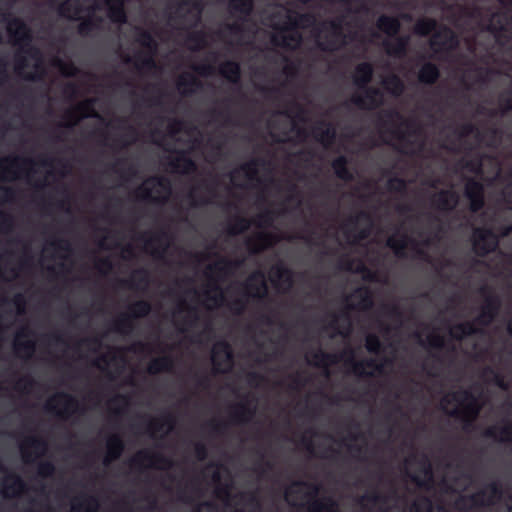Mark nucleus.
Returning a JSON list of instances; mask_svg holds the SVG:
<instances>
[{
    "mask_svg": "<svg viewBox=\"0 0 512 512\" xmlns=\"http://www.w3.org/2000/svg\"><path fill=\"white\" fill-rule=\"evenodd\" d=\"M174 368V360L170 356H160L152 359L148 364V372L150 374H158L160 372H172Z\"/></svg>",
    "mask_w": 512,
    "mask_h": 512,
    "instance_id": "nucleus-41",
    "label": "nucleus"
},
{
    "mask_svg": "<svg viewBox=\"0 0 512 512\" xmlns=\"http://www.w3.org/2000/svg\"><path fill=\"white\" fill-rule=\"evenodd\" d=\"M71 254V244L68 240L62 236H52L44 245L40 262L43 267L47 269L55 270L49 263H46V259L51 257L54 261V265L63 267Z\"/></svg>",
    "mask_w": 512,
    "mask_h": 512,
    "instance_id": "nucleus-20",
    "label": "nucleus"
},
{
    "mask_svg": "<svg viewBox=\"0 0 512 512\" xmlns=\"http://www.w3.org/2000/svg\"><path fill=\"white\" fill-rule=\"evenodd\" d=\"M405 326L406 320L400 305L393 304L387 307V320H381L380 327L385 341L389 344V352L382 356V344L379 338L374 334H368L366 336V348L374 356L358 361L355 351L347 343L351 322L346 313H342L341 317L334 313L330 316L328 326H325L321 332V337L325 335L331 338L340 336L345 342L343 351L339 354H330L320 347L313 348L305 353L306 361L311 365L323 368L327 375L330 373L329 367L339 362H344L346 368L358 376L387 375L395 369Z\"/></svg>",
    "mask_w": 512,
    "mask_h": 512,
    "instance_id": "nucleus-5",
    "label": "nucleus"
},
{
    "mask_svg": "<svg viewBox=\"0 0 512 512\" xmlns=\"http://www.w3.org/2000/svg\"><path fill=\"white\" fill-rule=\"evenodd\" d=\"M465 195L469 201L470 210L472 213L479 211L483 204V186L474 179L467 178L465 181Z\"/></svg>",
    "mask_w": 512,
    "mask_h": 512,
    "instance_id": "nucleus-30",
    "label": "nucleus"
},
{
    "mask_svg": "<svg viewBox=\"0 0 512 512\" xmlns=\"http://www.w3.org/2000/svg\"><path fill=\"white\" fill-rule=\"evenodd\" d=\"M47 442L39 436L28 435L20 443V452L23 461L32 464L46 454Z\"/></svg>",
    "mask_w": 512,
    "mask_h": 512,
    "instance_id": "nucleus-26",
    "label": "nucleus"
},
{
    "mask_svg": "<svg viewBox=\"0 0 512 512\" xmlns=\"http://www.w3.org/2000/svg\"><path fill=\"white\" fill-rule=\"evenodd\" d=\"M15 306L17 309V314L22 315L25 312V302L23 299V296L21 294L16 295L15 299Z\"/></svg>",
    "mask_w": 512,
    "mask_h": 512,
    "instance_id": "nucleus-54",
    "label": "nucleus"
},
{
    "mask_svg": "<svg viewBox=\"0 0 512 512\" xmlns=\"http://www.w3.org/2000/svg\"><path fill=\"white\" fill-rule=\"evenodd\" d=\"M124 450V443L120 436L112 434L107 439V453L112 455V458H119Z\"/></svg>",
    "mask_w": 512,
    "mask_h": 512,
    "instance_id": "nucleus-45",
    "label": "nucleus"
},
{
    "mask_svg": "<svg viewBox=\"0 0 512 512\" xmlns=\"http://www.w3.org/2000/svg\"><path fill=\"white\" fill-rule=\"evenodd\" d=\"M85 99L87 100V101L85 102V107H90V106L94 105V103L92 102V100H94L95 98H85ZM83 108H84V105H83V106H78V107L76 108V110H77V111H76V113H77V114H79V117H80V118H81V117H84V116H89V113H86V114H85V113L82 111V109H83Z\"/></svg>",
    "mask_w": 512,
    "mask_h": 512,
    "instance_id": "nucleus-55",
    "label": "nucleus"
},
{
    "mask_svg": "<svg viewBox=\"0 0 512 512\" xmlns=\"http://www.w3.org/2000/svg\"><path fill=\"white\" fill-rule=\"evenodd\" d=\"M195 455L199 461H204L208 456V451L204 443L198 442L195 445Z\"/></svg>",
    "mask_w": 512,
    "mask_h": 512,
    "instance_id": "nucleus-53",
    "label": "nucleus"
},
{
    "mask_svg": "<svg viewBox=\"0 0 512 512\" xmlns=\"http://www.w3.org/2000/svg\"><path fill=\"white\" fill-rule=\"evenodd\" d=\"M118 458H112V455L107 453L103 459V465L105 467H109L111 465V463L115 460H117Z\"/></svg>",
    "mask_w": 512,
    "mask_h": 512,
    "instance_id": "nucleus-56",
    "label": "nucleus"
},
{
    "mask_svg": "<svg viewBox=\"0 0 512 512\" xmlns=\"http://www.w3.org/2000/svg\"><path fill=\"white\" fill-rule=\"evenodd\" d=\"M387 188L389 191H395L402 194L406 192L407 186L404 180L391 178L387 181Z\"/></svg>",
    "mask_w": 512,
    "mask_h": 512,
    "instance_id": "nucleus-50",
    "label": "nucleus"
},
{
    "mask_svg": "<svg viewBox=\"0 0 512 512\" xmlns=\"http://www.w3.org/2000/svg\"><path fill=\"white\" fill-rule=\"evenodd\" d=\"M98 508V500L85 493L75 497L71 503V512H97Z\"/></svg>",
    "mask_w": 512,
    "mask_h": 512,
    "instance_id": "nucleus-37",
    "label": "nucleus"
},
{
    "mask_svg": "<svg viewBox=\"0 0 512 512\" xmlns=\"http://www.w3.org/2000/svg\"><path fill=\"white\" fill-rule=\"evenodd\" d=\"M269 279L279 291L286 293L293 287L295 275L283 263H277L271 267Z\"/></svg>",
    "mask_w": 512,
    "mask_h": 512,
    "instance_id": "nucleus-29",
    "label": "nucleus"
},
{
    "mask_svg": "<svg viewBox=\"0 0 512 512\" xmlns=\"http://www.w3.org/2000/svg\"><path fill=\"white\" fill-rule=\"evenodd\" d=\"M229 184L234 187L256 190L258 194L259 212L252 219L236 217L228 226L231 236L243 233L253 223L261 229L257 233V243H248L249 248L258 252L275 242V236L264 229L277 227L279 219L303 218L309 224L308 217L316 212L304 199L297 186L291 182L276 179L271 164L262 158L251 161L233 169L227 176Z\"/></svg>",
    "mask_w": 512,
    "mask_h": 512,
    "instance_id": "nucleus-3",
    "label": "nucleus"
},
{
    "mask_svg": "<svg viewBox=\"0 0 512 512\" xmlns=\"http://www.w3.org/2000/svg\"><path fill=\"white\" fill-rule=\"evenodd\" d=\"M438 180L434 178H427L424 184L433 188L435 191L430 197L431 205L440 210H452L458 203L459 195L454 187L441 188L437 186Z\"/></svg>",
    "mask_w": 512,
    "mask_h": 512,
    "instance_id": "nucleus-25",
    "label": "nucleus"
},
{
    "mask_svg": "<svg viewBox=\"0 0 512 512\" xmlns=\"http://www.w3.org/2000/svg\"><path fill=\"white\" fill-rule=\"evenodd\" d=\"M98 366H99L102 370H108V363H101V362H98Z\"/></svg>",
    "mask_w": 512,
    "mask_h": 512,
    "instance_id": "nucleus-62",
    "label": "nucleus"
},
{
    "mask_svg": "<svg viewBox=\"0 0 512 512\" xmlns=\"http://www.w3.org/2000/svg\"><path fill=\"white\" fill-rule=\"evenodd\" d=\"M346 304L352 309L366 310L371 307L372 300L369 292L366 289L360 288L347 298Z\"/></svg>",
    "mask_w": 512,
    "mask_h": 512,
    "instance_id": "nucleus-39",
    "label": "nucleus"
},
{
    "mask_svg": "<svg viewBox=\"0 0 512 512\" xmlns=\"http://www.w3.org/2000/svg\"><path fill=\"white\" fill-rule=\"evenodd\" d=\"M381 82L387 90L392 91L393 96H400L403 91V81L390 66V63H387L386 74L381 76Z\"/></svg>",
    "mask_w": 512,
    "mask_h": 512,
    "instance_id": "nucleus-36",
    "label": "nucleus"
},
{
    "mask_svg": "<svg viewBox=\"0 0 512 512\" xmlns=\"http://www.w3.org/2000/svg\"><path fill=\"white\" fill-rule=\"evenodd\" d=\"M18 0L0 4V24H5L16 48L13 63L0 53V88L9 80L11 71L27 81L39 83L50 92L57 75L81 78L83 71L72 61L67 39L54 31L53 16L80 20L79 33L100 41L115 40V49L121 67L100 80L94 73L86 76L90 86H107L116 91L120 87L132 88L136 77L162 78V67L156 61L157 44L151 33L133 26L132 47L126 40L122 25L127 23L126 0H50L49 12L41 16L39 38L45 46L46 55L33 43L29 26L12 9ZM3 34L0 31V44Z\"/></svg>",
    "mask_w": 512,
    "mask_h": 512,
    "instance_id": "nucleus-1",
    "label": "nucleus"
},
{
    "mask_svg": "<svg viewBox=\"0 0 512 512\" xmlns=\"http://www.w3.org/2000/svg\"><path fill=\"white\" fill-rule=\"evenodd\" d=\"M311 134L325 148H329L336 138V129L332 123L322 120L311 128Z\"/></svg>",
    "mask_w": 512,
    "mask_h": 512,
    "instance_id": "nucleus-31",
    "label": "nucleus"
},
{
    "mask_svg": "<svg viewBox=\"0 0 512 512\" xmlns=\"http://www.w3.org/2000/svg\"><path fill=\"white\" fill-rule=\"evenodd\" d=\"M410 397H417V384L413 386V389L410 391Z\"/></svg>",
    "mask_w": 512,
    "mask_h": 512,
    "instance_id": "nucleus-60",
    "label": "nucleus"
},
{
    "mask_svg": "<svg viewBox=\"0 0 512 512\" xmlns=\"http://www.w3.org/2000/svg\"><path fill=\"white\" fill-rule=\"evenodd\" d=\"M203 507L207 508V509H208V510H210L211 512H212V510H213V506H212L210 503H205V504L203 505Z\"/></svg>",
    "mask_w": 512,
    "mask_h": 512,
    "instance_id": "nucleus-64",
    "label": "nucleus"
},
{
    "mask_svg": "<svg viewBox=\"0 0 512 512\" xmlns=\"http://www.w3.org/2000/svg\"><path fill=\"white\" fill-rule=\"evenodd\" d=\"M506 509H507V512H512V496L509 498V500L506 503Z\"/></svg>",
    "mask_w": 512,
    "mask_h": 512,
    "instance_id": "nucleus-59",
    "label": "nucleus"
},
{
    "mask_svg": "<svg viewBox=\"0 0 512 512\" xmlns=\"http://www.w3.org/2000/svg\"><path fill=\"white\" fill-rule=\"evenodd\" d=\"M112 330L120 336L130 337L135 331V323L128 312L121 313L113 322Z\"/></svg>",
    "mask_w": 512,
    "mask_h": 512,
    "instance_id": "nucleus-38",
    "label": "nucleus"
},
{
    "mask_svg": "<svg viewBox=\"0 0 512 512\" xmlns=\"http://www.w3.org/2000/svg\"><path fill=\"white\" fill-rule=\"evenodd\" d=\"M343 445L346 446L348 449H353V447L356 445L354 443H352V440L351 439H344L343 440Z\"/></svg>",
    "mask_w": 512,
    "mask_h": 512,
    "instance_id": "nucleus-57",
    "label": "nucleus"
},
{
    "mask_svg": "<svg viewBox=\"0 0 512 512\" xmlns=\"http://www.w3.org/2000/svg\"><path fill=\"white\" fill-rule=\"evenodd\" d=\"M505 102L502 106V121L511 120V125L506 128L505 131L499 128H494V137L491 141H486L480 134L478 128L473 124H465L460 129H453V135L446 136L444 139H440V144L447 150L458 152L462 149H466L467 141L473 137L475 142L478 144L485 143L487 145H496L498 141H501L504 133L508 135L512 134V98H504Z\"/></svg>",
    "mask_w": 512,
    "mask_h": 512,
    "instance_id": "nucleus-13",
    "label": "nucleus"
},
{
    "mask_svg": "<svg viewBox=\"0 0 512 512\" xmlns=\"http://www.w3.org/2000/svg\"><path fill=\"white\" fill-rule=\"evenodd\" d=\"M13 347L20 358L30 360L36 349L34 331L28 326L21 327L15 335Z\"/></svg>",
    "mask_w": 512,
    "mask_h": 512,
    "instance_id": "nucleus-27",
    "label": "nucleus"
},
{
    "mask_svg": "<svg viewBox=\"0 0 512 512\" xmlns=\"http://www.w3.org/2000/svg\"><path fill=\"white\" fill-rule=\"evenodd\" d=\"M32 262L33 259L28 247L24 248L18 259H14L11 255L7 263H4L3 258H0V277L7 282L17 280L22 273L30 268Z\"/></svg>",
    "mask_w": 512,
    "mask_h": 512,
    "instance_id": "nucleus-24",
    "label": "nucleus"
},
{
    "mask_svg": "<svg viewBox=\"0 0 512 512\" xmlns=\"http://www.w3.org/2000/svg\"><path fill=\"white\" fill-rule=\"evenodd\" d=\"M45 341L49 346L54 343L66 345L63 335L57 331L50 332L45 335Z\"/></svg>",
    "mask_w": 512,
    "mask_h": 512,
    "instance_id": "nucleus-51",
    "label": "nucleus"
},
{
    "mask_svg": "<svg viewBox=\"0 0 512 512\" xmlns=\"http://www.w3.org/2000/svg\"><path fill=\"white\" fill-rule=\"evenodd\" d=\"M415 69L417 70L415 73L417 74L418 81L421 84H434L440 76L438 67L431 62L421 61Z\"/></svg>",
    "mask_w": 512,
    "mask_h": 512,
    "instance_id": "nucleus-34",
    "label": "nucleus"
},
{
    "mask_svg": "<svg viewBox=\"0 0 512 512\" xmlns=\"http://www.w3.org/2000/svg\"><path fill=\"white\" fill-rule=\"evenodd\" d=\"M124 245L123 240L118 232L111 228L103 231V237L99 241V246L104 250H111L114 248H121Z\"/></svg>",
    "mask_w": 512,
    "mask_h": 512,
    "instance_id": "nucleus-40",
    "label": "nucleus"
},
{
    "mask_svg": "<svg viewBox=\"0 0 512 512\" xmlns=\"http://www.w3.org/2000/svg\"><path fill=\"white\" fill-rule=\"evenodd\" d=\"M26 488L22 478L16 473L7 474L2 482V493L5 498L20 496Z\"/></svg>",
    "mask_w": 512,
    "mask_h": 512,
    "instance_id": "nucleus-32",
    "label": "nucleus"
},
{
    "mask_svg": "<svg viewBox=\"0 0 512 512\" xmlns=\"http://www.w3.org/2000/svg\"><path fill=\"white\" fill-rule=\"evenodd\" d=\"M140 131L134 125L127 121L122 123V131L120 133L119 146L127 147L136 142L139 138Z\"/></svg>",
    "mask_w": 512,
    "mask_h": 512,
    "instance_id": "nucleus-42",
    "label": "nucleus"
},
{
    "mask_svg": "<svg viewBox=\"0 0 512 512\" xmlns=\"http://www.w3.org/2000/svg\"><path fill=\"white\" fill-rule=\"evenodd\" d=\"M15 194L12 188L0 186V205L13 200ZM13 228L12 217L0 209V233H8Z\"/></svg>",
    "mask_w": 512,
    "mask_h": 512,
    "instance_id": "nucleus-33",
    "label": "nucleus"
},
{
    "mask_svg": "<svg viewBox=\"0 0 512 512\" xmlns=\"http://www.w3.org/2000/svg\"><path fill=\"white\" fill-rule=\"evenodd\" d=\"M46 409L56 416L69 419L79 411L80 403L69 393L57 392L46 401Z\"/></svg>",
    "mask_w": 512,
    "mask_h": 512,
    "instance_id": "nucleus-22",
    "label": "nucleus"
},
{
    "mask_svg": "<svg viewBox=\"0 0 512 512\" xmlns=\"http://www.w3.org/2000/svg\"><path fill=\"white\" fill-rule=\"evenodd\" d=\"M215 247H210V248H206L204 251H200V252H195L194 254V257H195V261L198 263V264H201L203 263L205 260H207L212 254H215V251H214Z\"/></svg>",
    "mask_w": 512,
    "mask_h": 512,
    "instance_id": "nucleus-52",
    "label": "nucleus"
},
{
    "mask_svg": "<svg viewBox=\"0 0 512 512\" xmlns=\"http://www.w3.org/2000/svg\"><path fill=\"white\" fill-rule=\"evenodd\" d=\"M512 231V225L497 226L494 222L476 227L473 231V248L479 255L494 251L498 246V237L506 236Z\"/></svg>",
    "mask_w": 512,
    "mask_h": 512,
    "instance_id": "nucleus-18",
    "label": "nucleus"
},
{
    "mask_svg": "<svg viewBox=\"0 0 512 512\" xmlns=\"http://www.w3.org/2000/svg\"><path fill=\"white\" fill-rule=\"evenodd\" d=\"M474 484L473 472L462 465H457L455 469H452L449 464L443 474V489L458 494L456 505L461 509L489 507L502 500L503 492L497 481L488 483L468 497L461 495Z\"/></svg>",
    "mask_w": 512,
    "mask_h": 512,
    "instance_id": "nucleus-8",
    "label": "nucleus"
},
{
    "mask_svg": "<svg viewBox=\"0 0 512 512\" xmlns=\"http://www.w3.org/2000/svg\"><path fill=\"white\" fill-rule=\"evenodd\" d=\"M353 83L357 88H365L373 75V68L370 63L363 62L356 66L353 72H349Z\"/></svg>",
    "mask_w": 512,
    "mask_h": 512,
    "instance_id": "nucleus-35",
    "label": "nucleus"
},
{
    "mask_svg": "<svg viewBox=\"0 0 512 512\" xmlns=\"http://www.w3.org/2000/svg\"><path fill=\"white\" fill-rule=\"evenodd\" d=\"M436 238H439L438 233L432 236L420 227V219L417 218L416 223H410L409 219H405L398 232L387 238L386 245L399 257H406L409 251H412L430 264L440 278L454 282V273L459 272L456 263L449 259L436 260L430 254Z\"/></svg>",
    "mask_w": 512,
    "mask_h": 512,
    "instance_id": "nucleus-7",
    "label": "nucleus"
},
{
    "mask_svg": "<svg viewBox=\"0 0 512 512\" xmlns=\"http://www.w3.org/2000/svg\"><path fill=\"white\" fill-rule=\"evenodd\" d=\"M172 194V187L164 177L146 179L136 190L135 196L141 200L155 203L166 202Z\"/></svg>",
    "mask_w": 512,
    "mask_h": 512,
    "instance_id": "nucleus-19",
    "label": "nucleus"
},
{
    "mask_svg": "<svg viewBox=\"0 0 512 512\" xmlns=\"http://www.w3.org/2000/svg\"><path fill=\"white\" fill-rule=\"evenodd\" d=\"M80 120V117L78 116L77 118L73 119V120H70L67 124L69 126H74L77 124V122Z\"/></svg>",
    "mask_w": 512,
    "mask_h": 512,
    "instance_id": "nucleus-61",
    "label": "nucleus"
},
{
    "mask_svg": "<svg viewBox=\"0 0 512 512\" xmlns=\"http://www.w3.org/2000/svg\"><path fill=\"white\" fill-rule=\"evenodd\" d=\"M383 140L406 154H416L423 150L425 137L422 129L414 121L405 118L398 111L391 110L381 127Z\"/></svg>",
    "mask_w": 512,
    "mask_h": 512,
    "instance_id": "nucleus-12",
    "label": "nucleus"
},
{
    "mask_svg": "<svg viewBox=\"0 0 512 512\" xmlns=\"http://www.w3.org/2000/svg\"><path fill=\"white\" fill-rule=\"evenodd\" d=\"M319 487L307 482H294L286 488L285 500L292 506L305 507L308 512H339L332 496L318 497Z\"/></svg>",
    "mask_w": 512,
    "mask_h": 512,
    "instance_id": "nucleus-14",
    "label": "nucleus"
},
{
    "mask_svg": "<svg viewBox=\"0 0 512 512\" xmlns=\"http://www.w3.org/2000/svg\"><path fill=\"white\" fill-rule=\"evenodd\" d=\"M271 135L280 142L290 141L294 135L299 138L307 136V128L300 125V120L287 111L275 114L268 122Z\"/></svg>",
    "mask_w": 512,
    "mask_h": 512,
    "instance_id": "nucleus-16",
    "label": "nucleus"
},
{
    "mask_svg": "<svg viewBox=\"0 0 512 512\" xmlns=\"http://www.w3.org/2000/svg\"><path fill=\"white\" fill-rule=\"evenodd\" d=\"M498 313L499 301L489 295L472 322L465 320L454 325L445 322L443 327L434 325L425 330L417 329L414 338L427 350L421 369L432 377L441 376L452 360L451 355L444 358L449 338L460 340V348L468 356L489 362L482 373L481 383L445 394L440 405L445 413L459 418L467 428L480 410L488 406L498 421L485 430V437L512 443V395L508 393L512 380V311L495 324L492 333L488 326L496 320Z\"/></svg>",
    "mask_w": 512,
    "mask_h": 512,
    "instance_id": "nucleus-2",
    "label": "nucleus"
},
{
    "mask_svg": "<svg viewBox=\"0 0 512 512\" xmlns=\"http://www.w3.org/2000/svg\"><path fill=\"white\" fill-rule=\"evenodd\" d=\"M213 368L218 373H226L233 366L232 350L228 342L217 341L211 350Z\"/></svg>",
    "mask_w": 512,
    "mask_h": 512,
    "instance_id": "nucleus-28",
    "label": "nucleus"
},
{
    "mask_svg": "<svg viewBox=\"0 0 512 512\" xmlns=\"http://www.w3.org/2000/svg\"><path fill=\"white\" fill-rule=\"evenodd\" d=\"M374 230V221L370 213L361 211L357 215H351L338 228L322 227L319 232L313 231L302 236L306 245L311 250H319L321 253H328L326 244L329 237L341 245L344 242L360 245L368 239Z\"/></svg>",
    "mask_w": 512,
    "mask_h": 512,
    "instance_id": "nucleus-9",
    "label": "nucleus"
},
{
    "mask_svg": "<svg viewBox=\"0 0 512 512\" xmlns=\"http://www.w3.org/2000/svg\"><path fill=\"white\" fill-rule=\"evenodd\" d=\"M405 388H398L395 392V397L391 401L387 416V438L392 440L397 432H403L406 434L410 433V429L413 426L412 420L406 407L404 406L405 401Z\"/></svg>",
    "mask_w": 512,
    "mask_h": 512,
    "instance_id": "nucleus-15",
    "label": "nucleus"
},
{
    "mask_svg": "<svg viewBox=\"0 0 512 512\" xmlns=\"http://www.w3.org/2000/svg\"><path fill=\"white\" fill-rule=\"evenodd\" d=\"M13 181V155L0 158V182Z\"/></svg>",
    "mask_w": 512,
    "mask_h": 512,
    "instance_id": "nucleus-44",
    "label": "nucleus"
},
{
    "mask_svg": "<svg viewBox=\"0 0 512 512\" xmlns=\"http://www.w3.org/2000/svg\"><path fill=\"white\" fill-rule=\"evenodd\" d=\"M332 167L340 179L345 181L352 179L353 175L347 168V161L344 156L336 158L332 163Z\"/></svg>",
    "mask_w": 512,
    "mask_h": 512,
    "instance_id": "nucleus-46",
    "label": "nucleus"
},
{
    "mask_svg": "<svg viewBox=\"0 0 512 512\" xmlns=\"http://www.w3.org/2000/svg\"><path fill=\"white\" fill-rule=\"evenodd\" d=\"M102 338L98 336L88 337L82 340L81 346H87L91 352H98L102 347Z\"/></svg>",
    "mask_w": 512,
    "mask_h": 512,
    "instance_id": "nucleus-48",
    "label": "nucleus"
},
{
    "mask_svg": "<svg viewBox=\"0 0 512 512\" xmlns=\"http://www.w3.org/2000/svg\"><path fill=\"white\" fill-rule=\"evenodd\" d=\"M140 245L154 258L165 260L172 245V239L166 231L148 232L141 236Z\"/></svg>",
    "mask_w": 512,
    "mask_h": 512,
    "instance_id": "nucleus-21",
    "label": "nucleus"
},
{
    "mask_svg": "<svg viewBox=\"0 0 512 512\" xmlns=\"http://www.w3.org/2000/svg\"><path fill=\"white\" fill-rule=\"evenodd\" d=\"M308 449H309L312 453H315V448H314V443H313V442L309 443V445H308Z\"/></svg>",
    "mask_w": 512,
    "mask_h": 512,
    "instance_id": "nucleus-63",
    "label": "nucleus"
},
{
    "mask_svg": "<svg viewBox=\"0 0 512 512\" xmlns=\"http://www.w3.org/2000/svg\"><path fill=\"white\" fill-rule=\"evenodd\" d=\"M357 504L361 512H389L392 508L397 512H449L443 505H435L428 496H418L408 507L407 501L393 488L389 495L372 488L358 498Z\"/></svg>",
    "mask_w": 512,
    "mask_h": 512,
    "instance_id": "nucleus-10",
    "label": "nucleus"
},
{
    "mask_svg": "<svg viewBox=\"0 0 512 512\" xmlns=\"http://www.w3.org/2000/svg\"><path fill=\"white\" fill-rule=\"evenodd\" d=\"M142 130H149L152 140L157 145L174 154L171 161L172 170L187 176L196 171V164L191 154L202 152L206 141L205 134L198 125L168 118Z\"/></svg>",
    "mask_w": 512,
    "mask_h": 512,
    "instance_id": "nucleus-6",
    "label": "nucleus"
},
{
    "mask_svg": "<svg viewBox=\"0 0 512 512\" xmlns=\"http://www.w3.org/2000/svg\"><path fill=\"white\" fill-rule=\"evenodd\" d=\"M224 465L213 462L203 471V477L215 487V492L224 506L231 512H262L261 503L256 492H243L235 495L228 479Z\"/></svg>",
    "mask_w": 512,
    "mask_h": 512,
    "instance_id": "nucleus-11",
    "label": "nucleus"
},
{
    "mask_svg": "<svg viewBox=\"0 0 512 512\" xmlns=\"http://www.w3.org/2000/svg\"><path fill=\"white\" fill-rule=\"evenodd\" d=\"M172 429V424L168 419L153 418L149 424V430L154 437L167 434Z\"/></svg>",
    "mask_w": 512,
    "mask_h": 512,
    "instance_id": "nucleus-43",
    "label": "nucleus"
},
{
    "mask_svg": "<svg viewBox=\"0 0 512 512\" xmlns=\"http://www.w3.org/2000/svg\"><path fill=\"white\" fill-rule=\"evenodd\" d=\"M216 182V179L211 178L191 188L187 197L191 209L218 203Z\"/></svg>",
    "mask_w": 512,
    "mask_h": 512,
    "instance_id": "nucleus-23",
    "label": "nucleus"
},
{
    "mask_svg": "<svg viewBox=\"0 0 512 512\" xmlns=\"http://www.w3.org/2000/svg\"><path fill=\"white\" fill-rule=\"evenodd\" d=\"M150 311V303L144 300H139L131 304L129 314L133 318H139L146 316Z\"/></svg>",
    "mask_w": 512,
    "mask_h": 512,
    "instance_id": "nucleus-47",
    "label": "nucleus"
},
{
    "mask_svg": "<svg viewBox=\"0 0 512 512\" xmlns=\"http://www.w3.org/2000/svg\"><path fill=\"white\" fill-rule=\"evenodd\" d=\"M354 101V103L358 106H362L364 104V100L365 98H361V97H358V98H352Z\"/></svg>",
    "mask_w": 512,
    "mask_h": 512,
    "instance_id": "nucleus-58",
    "label": "nucleus"
},
{
    "mask_svg": "<svg viewBox=\"0 0 512 512\" xmlns=\"http://www.w3.org/2000/svg\"><path fill=\"white\" fill-rule=\"evenodd\" d=\"M404 472L419 488L430 491L434 485L432 465L427 456L409 455L404 462Z\"/></svg>",
    "mask_w": 512,
    "mask_h": 512,
    "instance_id": "nucleus-17",
    "label": "nucleus"
},
{
    "mask_svg": "<svg viewBox=\"0 0 512 512\" xmlns=\"http://www.w3.org/2000/svg\"><path fill=\"white\" fill-rule=\"evenodd\" d=\"M55 472V466L51 461H41L38 464V474L43 477H51Z\"/></svg>",
    "mask_w": 512,
    "mask_h": 512,
    "instance_id": "nucleus-49",
    "label": "nucleus"
},
{
    "mask_svg": "<svg viewBox=\"0 0 512 512\" xmlns=\"http://www.w3.org/2000/svg\"><path fill=\"white\" fill-rule=\"evenodd\" d=\"M239 263L217 256L205 269L206 281L197 288L194 277L176 281L170 293L175 296L176 305L171 313L175 325L182 331L189 330L199 320V307L208 310L226 306L230 312L240 315L251 299L261 300L267 295L266 277L263 271H254L244 283L233 282L225 291L224 282L232 277Z\"/></svg>",
    "mask_w": 512,
    "mask_h": 512,
    "instance_id": "nucleus-4",
    "label": "nucleus"
}]
</instances>
